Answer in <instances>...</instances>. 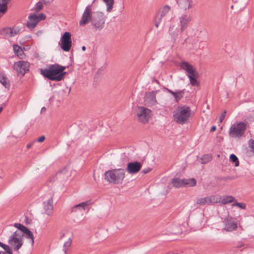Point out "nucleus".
I'll return each instance as SVG.
<instances>
[{
    "mask_svg": "<svg viewBox=\"0 0 254 254\" xmlns=\"http://www.w3.org/2000/svg\"><path fill=\"white\" fill-rule=\"evenodd\" d=\"M65 68V66L57 64H49L46 68H41L40 73L51 80L60 81L64 78L66 73L64 71Z\"/></svg>",
    "mask_w": 254,
    "mask_h": 254,
    "instance_id": "f257e3e1",
    "label": "nucleus"
},
{
    "mask_svg": "<svg viewBox=\"0 0 254 254\" xmlns=\"http://www.w3.org/2000/svg\"><path fill=\"white\" fill-rule=\"evenodd\" d=\"M191 111L189 106H179L174 112V120L178 124H184L191 116Z\"/></svg>",
    "mask_w": 254,
    "mask_h": 254,
    "instance_id": "f03ea898",
    "label": "nucleus"
},
{
    "mask_svg": "<svg viewBox=\"0 0 254 254\" xmlns=\"http://www.w3.org/2000/svg\"><path fill=\"white\" fill-rule=\"evenodd\" d=\"M104 177L105 179L110 183L120 184L125 177V171L123 169L109 170L105 172Z\"/></svg>",
    "mask_w": 254,
    "mask_h": 254,
    "instance_id": "7ed1b4c3",
    "label": "nucleus"
},
{
    "mask_svg": "<svg viewBox=\"0 0 254 254\" xmlns=\"http://www.w3.org/2000/svg\"><path fill=\"white\" fill-rule=\"evenodd\" d=\"M181 67L187 72L190 83L192 86H198L199 85V82L197 80L198 77V73L191 64L188 62L183 61L181 64Z\"/></svg>",
    "mask_w": 254,
    "mask_h": 254,
    "instance_id": "20e7f679",
    "label": "nucleus"
},
{
    "mask_svg": "<svg viewBox=\"0 0 254 254\" xmlns=\"http://www.w3.org/2000/svg\"><path fill=\"white\" fill-rule=\"evenodd\" d=\"M247 128V124L244 122L236 123L229 128V135L231 138H239L243 136Z\"/></svg>",
    "mask_w": 254,
    "mask_h": 254,
    "instance_id": "39448f33",
    "label": "nucleus"
},
{
    "mask_svg": "<svg viewBox=\"0 0 254 254\" xmlns=\"http://www.w3.org/2000/svg\"><path fill=\"white\" fill-rule=\"evenodd\" d=\"M134 114L139 122L145 124L149 122L151 116L152 111L146 107L137 106L134 109Z\"/></svg>",
    "mask_w": 254,
    "mask_h": 254,
    "instance_id": "423d86ee",
    "label": "nucleus"
},
{
    "mask_svg": "<svg viewBox=\"0 0 254 254\" xmlns=\"http://www.w3.org/2000/svg\"><path fill=\"white\" fill-rule=\"evenodd\" d=\"M23 235L19 231H15L9 237L8 241V244L14 251H17L23 245Z\"/></svg>",
    "mask_w": 254,
    "mask_h": 254,
    "instance_id": "0eeeda50",
    "label": "nucleus"
},
{
    "mask_svg": "<svg viewBox=\"0 0 254 254\" xmlns=\"http://www.w3.org/2000/svg\"><path fill=\"white\" fill-rule=\"evenodd\" d=\"M106 16L101 12H95L91 21L92 25L96 30H101L105 26Z\"/></svg>",
    "mask_w": 254,
    "mask_h": 254,
    "instance_id": "6e6552de",
    "label": "nucleus"
},
{
    "mask_svg": "<svg viewBox=\"0 0 254 254\" xmlns=\"http://www.w3.org/2000/svg\"><path fill=\"white\" fill-rule=\"evenodd\" d=\"M45 18L46 16L43 13H40L39 15L35 13L31 14L28 16V21L26 25L29 29H32L36 27L38 23Z\"/></svg>",
    "mask_w": 254,
    "mask_h": 254,
    "instance_id": "1a4fd4ad",
    "label": "nucleus"
},
{
    "mask_svg": "<svg viewBox=\"0 0 254 254\" xmlns=\"http://www.w3.org/2000/svg\"><path fill=\"white\" fill-rule=\"evenodd\" d=\"M30 63L24 61H19L15 62L13 64V68L17 73L18 75L21 74L24 76L29 71Z\"/></svg>",
    "mask_w": 254,
    "mask_h": 254,
    "instance_id": "9d476101",
    "label": "nucleus"
},
{
    "mask_svg": "<svg viewBox=\"0 0 254 254\" xmlns=\"http://www.w3.org/2000/svg\"><path fill=\"white\" fill-rule=\"evenodd\" d=\"M71 37V35L69 32H65L61 37V48L65 52L69 51L71 48L72 45Z\"/></svg>",
    "mask_w": 254,
    "mask_h": 254,
    "instance_id": "9b49d317",
    "label": "nucleus"
},
{
    "mask_svg": "<svg viewBox=\"0 0 254 254\" xmlns=\"http://www.w3.org/2000/svg\"><path fill=\"white\" fill-rule=\"evenodd\" d=\"M92 17L91 7L90 5H88L86 7L83 13L81 19L79 21V25L80 26H84L89 22L92 21Z\"/></svg>",
    "mask_w": 254,
    "mask_h": 254,
    "instance_id": "f8f14e48",
    "label": "nucleus"
},
{
    "mask_svg": "<svg viewBox=\"0 0 254 254\" xmlns=\"http://www.w3.org/2000/svg\"><path fill=\"white\" fill-rule=\"evenodd\" d=\"M170 10V7L166 5L159 10L154 18L155 25L157 28L158 27L163 17L167 14Z\"/></svg>",
    "mask_w": 254,
    "mask_h": 254,
    "instance_id": "ddd939ff",
    "label": "nucleus"
},
{
    "mask_svg": "<svg viewBox=\"0 0 254 254\" xmlns=\"http://www.w3.org/2000/svg\"><path fill=\"white\" fill-rule=\"evenodd\" d=\"M142 164L138 161L129 162L127 164L126 171L130 174L138 173L141 169Z\"/></svg>",
    "mask_w": 254,
    "mask_h": 254,
    "instance_id": "4468645a",
    "label": "nucleus"
},
{
    "mask_svg": "<svg viewBox=\"0 0 254 254\" xmlns=\"http://www.w3.org/2000/svg\"><path fill=\"white\" fill-rule=\"evenodd\" d=\"M43 207L44 213L48 215H51L52 214L54 208L53 195H51L47 201L43 202Z\"/></svg>",
    "mask_w": 254,
    "mask_h": 254,
    "instance_id": "2eb2a0df",
    "label": "nucleus"
},
{
    "mask_svg": "<svg viewBox=\"0 0 254 254\" xmlns=\"http://www.w3.org/2000/svg\"><path fill=\"white\" fill-rule=\"evenodd\" d=\"M92 204L90 200H87L79 204H76L73 206L71 208L72 212H76L78 210L82 211L85 210L86 209H89V206Z\"/></svg>",
    "mask_w": 254,
    "mask_h": 254,
    "instance_id": "dca6fc26",
    "label": "nucleus"
},
{
    "mask_svg": "<svg viewBox=\"0 0 254 254\" xmlns=\"http://www.w3.org/2000/svg\"><path fill=\"white\" fill-rule=\"evenodd\" d=\"M180 20V31L183 32L188 26L189 23L190 21L191 18L188 14H183L179 18Z\"/></svg>",
    "mask_w": 254,
    "mask_h": 254,
    "instance_id": "f3484780",
    "label": "nucleus"
},
{
    "mask_svg": "<svg viewBox=\"0 0 254 254\" xmlns=\"http://www.w3.org/2000/svg\"><path fill=\"white\" fill-rule=\"evenodd\" d=\"M225 228L224 229L227 231H232L237 228V223L236 222L232 220V217H228L225 219Z\"/></svg>",
    "mask_w": 254,
    "mask_h": 254,
    "instance_id": "a211bd4d",
    "label": "nucleus"
},
{
    "mask_svg": "<svg viewBox=\"0 0 254 254\" xmlns=\"http://www.w3.org/2000/svg\"><path fill=\"white\" fill-rule=\"evenodd\" d=\"M169 32L174 43H176L177 39L181 38V36H179V35L182 33L181 31H180L178 28L174 25L170 27Z\"/></svg>",
    "mask_w": 254,
    "mask_h": 254,
    "instance_id": "6ab92c4d",
    "label": "nucleus"
},
{
    "mask_svg": "<svg viewBox=\"0 0 254 254\" xmlns=\"http://www.w3.org/2000/svg\"><path fill=\"white\" fill-rule=\"evenodd\" d=\"M145 102L148 105H154L156 104L155 92L151 91L146 94L145 96Z\"/></svg>",
    "mask_w": 254,
    "mask_h": 254,
    "instance_id": "aec40b11",
    "label": "nucleus"
},
{
    "mask_svg": "<svg viewBox=\"0 0 254 254\" xmlns=\"http://www.w3.org/2000/svg\"><path fill=\"white\" fill-rule=\"evenodd\" d=\"M177 2L181 8L185 10L189 9L190 5V0H178Z\"/></svg>",
    "mask_w": 254,
    "mask_h": 254,
    "instance_id": "412c9836",
    "label": "nucleus"
},
{
    "mask_svg": "<svg viewBox=\"0 0 254 254\" xmlns=\"http://www.w3.org/2000/svg\"><path fill=\"white\" fill-rule=\"evenodd\" d=\"M0 82L6 88L10 87L9 81L3 73H0Z\"/></svg>",
    "mask_w": 254,
    "mask_h": 254,
    "instance_id": "4be33fe9",
    "label": "nucleus"
},
{
    "mask_svg": "<svg viewBox=\"0 0 254 254\" xmlns=\"http://www.w3.org/2000/svg\"><path fill=\"white\" fill-rule=\"evenodd\" d=\"M13 49L15 54L18 57H19L20 58H22V57L24 56V53L23 51L21 48V47L19 46L18 45L14 44L13 45Z\"/></svg>",
    "mask_w": 254,
    "mask_h": 254,
    "instance_id": "5701e85b",
    "label": "nucleus"
},
{
    "mask_svg": "<svg viewBox=\"0 0 254 254\" xmlns=\"http://www.w3.org/2000/svg\"><path fill=\"white\" fill-rule=\"evenodd\" d=\"M23 235H25V237L31 240V244L33 245L34 242V236L32 232L27 227L25 229L24 231L22 232Z\"/></svg>",
    "mask_w": 254,
    "mask_h": 254,
    "instance_id": "b1692460",
    "label": "nucleus"
},
{
    "mask_svg": "<svg viewBox=\"0 0 254 254\" xmlns=\"http://www.w3.org/2000/svg\"><path fill=\"white\" fill-rule=\"evenodd\" d=\"M235 201H236V199L234 197L231 195H226L221 200L220 202L223 204H226L231 202L234 203Z\"/></svg>",
    "mask_w": 254,
    "mask_h": 254,
    "instance_id": "393cba45",
    "label": "nucleus"
},
{
    "mask_svg": "<svg viewBox=\"0 0 254 254\" xmlns=\"http://www.w3.org/2000/svg\"><path fill=\"white\" fill-rule=\"evenodd\" d=\"M183 186H194L196 185V181L195 179L191 178L188 179H183Z\"/></svg>",
    "mask_w": 254,
    "mask_h": 254,
    "instance_id": "a878e982",
    "label": "nucleus"
},
{
    "mask_svg": "<svg viewBox=\"0 0 254 254\" xmlns=\"http://www.w3.org/2000/svg\"><path fill=\"white\" fill-rule=\"evenodd\" d=\"M172 184L173 186L176 188H179L183 186V179L179 178H174L172 180Z\"/></svg>",
    "mask_w": 254,
    "mask_h": 254,
    "instance_id": "bb28decb",
    "label": "nucleus"
},
{
    "mask_svg": "<svg viewBox=\"0 0 254 254\" xmlns=\"http://www.w3.org/2000/svg\"><path fill=\"white\" fill-rule=\"evenodd\" d=\"M210 204L215 203H220L221 200V196L218 195H210L208 196Z\"/></svg>",
    "mask_w": 254,
    "mask_h": 254,
    "instance_id": "cd10ccee",
    "label": "nucleus"
},
{
    "mask_svg": "<svg viewBox=\"0 0 254 254\" xmlns=\"http://www.w3.org/2000/svg\"><path fill=\"white\" fill-rule=\"evenodd\" d=\"M196 203L199 205H210L208 196L197 199Z\"/></svg>",
    "mask_w": 254,
    "mask_h": 254,
    "instance_id": "c85d7f7f",
    "label": "nucleus"
},
{
    "mask_svg": "<svg viewBox=\"0 0 254 254\" xmlns=\"http://www.w3.org/2000/svg\"><path fill=\"white\" fill-rule=\"evenodd\" d=\"M4 31L9 37H13L17 34V31L14 28H7Z\"/></svg>",
    "mask_w": 254,
    "mask_h": 254,
    "instance_id": "c756f323",
    "label": "nucleus"
},
{
    "mask_svg": "<svg viewBox=\"0 0 254 254\" xmlns=\"http://www.w3.org/2000/svg\"><path fill=\"white\" fill-rule=\"evenodd\" d=\"M107 6V11L110 12L113 9L114 0H103Z\"/></svg>",
    "mask_w": 254,
    "mask_h": 254,
    "instance_id": "7c9ffc66",
    "label": "nucleus"
},
{
    "mask_svg": "<svg viewBox=\"0 0 254 254\" xmlns=\"http://www.w3.org/2000/svg\"><path fill=\"white\" fill-rule=\"evenodd\" d=\"M185 89L177 91V95L175 97V101L178 102L184 96Z\"/></svg>",
    "mask_w": 254,
    "mask_h": 254,
    "instance_id": "2f4dec72",
    "label": "nucleus"
},
{
    "mask_svg": "<svg viewBox=\"0 0 254 254\" xmlns=\"http://www.w3.org/2000/svg\"><path fill=\"white\" fill-rule=\"evenodd\" d=\"M212 159V156L210 154H205L202 156L201 158V163L202 164H206L209 162Z\"/></svg>",
    "mask_w": 254,
    "mask_h": 254,
    "instance_id": "473e14b6",
    "label": "nucleus"
},
{
    "mask_svg": "<svg viewBox=\"0 0 254 254\" xmlns=\"http://www.w3.org/2000/svg\"><path fill=\"white\" fill-rule=\"evenodd\" d=\"M230 161L233 163H235V166L238 167L239 165V161L238 157L233 154L230 156Z\"/></svg>",
    "mask_w": 254,
    "mask_h": 254,
    "instance_id": "72a5a7b5",
    "label": "nucleus"
},
{
    "mask_svg": "<svg viewBox=\"0 0 254 254\" xmlns=\"http://www.w3.org/2000/svg\"><path fill=\"white\" fill-rule=\"evenodd\" d=\"M43 7V3L41 1H39L35 4L34 7L32 10H34L36 12H39L42 10Z\"/></svg>",
    "mask_w": 254,
    "mask_h": 254,
    "instance_id": "f704fd0d",
    "label": "nucleus"
},
{
    "mask_svg": "<svg viewBox=\"0 0 254 254\" xmlns=\"http://www.w3.org/2000/svg\"><path fill=\"white\" fill-rule=\"evenodd\" d=\"M232 206L233 207L235 206H238V207L242 209H246V204L245 203H240V202H237V200H236V201H235L234 203H233L232 204Z\"/></svg>",
    "mask_w": 254,
    "mask_h": 254,
    "instance_id": "c9c22d12",
    "label": "nucleus"
},
{
    "mask_svg": "<svg viewBox=\"0 0 254 254\" xmlns=\"http://www.w3.org/2000/svg\"><path fill=\"white\" fill-rule=\"evenodd\" d=\"M14 226L18 229V231L21 232L22 233L26 228V227L24 226L20 223H15L14 224Z\"/></svg>",
    "mask_w": 254,
    "mask_h": 254,
    "instance_id": "e433bc0d",
    "label": "nucleus"
},
{
    "mask_svg": "<svg viewBox=\"0 0 254 254\" xmlns=\"http://www.w3.org/2000/svg\"><path fill=\"white\" fill-rule=\"evenodd\" d=\"M5 252H3L5 254H12V252L9 246L5 245L2 248Z\"/></svg>",
    "mask_w": 254,
    "mask_h": 254,
    "instance_id": "4c0bfd02",
    "label": "nucleus"
},
{
    "mask_svg": "<svg viewBox=\"0 0 254 254\" xmlns=\"http://www.w3.org/2000/svg\"><path fill=\"white\" fill-rule=\"evenodd\" d=\"M72 239L71 238H69L67 241L64 242L63 247L68 249L70 247Z\"/></svg>",
    "mask_w": 254,
    "mask_h": 254,
    "instance_id": "58836bf2",
    "label": "nucleus"
},
{
    "mask_svg": "<svg viewBox=\"0 0 254 254\" xmlns=\"http://www.w3.org/2000/svg\"><path fill=\"white\" fill-rule=\"evenodd\" d=\"M226 114V111H224L221 115L219 117V122L221 123L222 122L223 120L224 119L225 115Z\"/></svg>",
    "mask_w": 254,
    "mask_h": 254,
    "instance_id": "ea45409f",
    "label": "nucleus"
},
{
    "mask_svg": "<svg viewBox=\"0 0 254 254\" xmlns=\"http://www.w3.org/2000/svg\"><path fill=\"white\" fill-rule=\"evenodd\" d=\"M151 170L152 169L150 168H147L143 169L141 171V173H142L143 174H146L148 173L149 172H150L151 171Z\"/></svg>",
    "mask_w": 254,
    "mask_h": 254,
    "instance_id": "a19ab883",
    "label": "nucleus"
},
{
    "mask_svg": "<svg viewBox=\"0 0 254 254\" xmlns=\"http://www.w3.org/2000/svg\"><path fill=\"white\" fill-rule=\"evenodd\" d=\"M249 142L253 151L254 152V140L251 139L249 140Z\"/></svg>",
    "mask_w": 254,
    "mask_h": 254,
    "instance_id": "79ce46f5",
    "label": "nucleus"
},
{
    "mask_svg": "<svg viewBox=\"0 0 254 254\" xmlns=\"http://www.w3.org/2000/svg\"><path fill=\"white\" fill-rule=\"evenodd\" d=\"M45 136L42 135V136H40V137H39L37 141L39 142H42L44 141L45 140Z\"/></svg>",
    "mask_w": 254,
    "mask_h": 254,
    "instance_id": "37998d69",
    "label": "nucleus"
},
{
    "mask_svg": "<svg viewBox=\"0 0 254 254\" xmlns=\"http://www.w3.org/2000/svg\"><path fill=\"white\" fill-rule=\"evenodd\" d=\"M216 129V127L215 126H212L210 129V132H213L214 131H215Z\"/></svg>",
    "mask_w": 254,
    "mask_h": 254,
    "instance_id": "c03bdc74",
    "label": "nucleus"
},
{
    "mask_svg": "<svg viewBox=\"0 0 254 254\" xmlns=\"http://www.w3.org/2000/svg\"><path fill=\"white\" fill-rule=\"evenodd\" d=\"M32 145H33V143H29L27 145V148L28 149H29L32 147Z\"/></svg>",
    "mask_w": 254,
    "mask_h": 254,
    "instance_id": "a18cd8bd",
    "label": "nucleus"
},
{
    "mask_svg": "<svg viewBox=\"0 0 254 254\" xmlns=\"http://www.w3.org/2000/svg\"><path fill=\"white\" fill-rule=\"evenodd\" d=\"M67 248L63 247V251L64 252V254H67Z\"/></svg>",
    "mask_w": 254,
    "mask_h": 254,
    "instance_id": "49530a36",
    "label": "nucleus"
},
{
    "mask_svg": "<svg viewBox=\"0 0 254 254\" xmlns=\"http://www.w3.org/2000/svg\"><path fill=\"white\" fill-rule=\"evenodd\" d=\"M166 91H167L168 93H170V94H172L173 93V92H174V91H173L172 90H170V89H168V88H166Z\"/></svg>",
    "mask_w": 254,
    "mask_h": 254,
    "instance_id": "de8ad7c7",
    "label": "nucleus"
},
{
    "mask_svg": "<svg viewBox=\"0 0 254 254\" xmlns=\"http://www.w3.org/2000/svg\"><path fill=\"white\" fill-rule=\"evenodd\" d=\"M46 110V109L45 107H42L41 110V113L45 112Z\"/></svg>",
    "mask_w": 254,
    "mask_h": 254,
    "instance_id": "09e8293b",
    "label": "nucleus"
},
{
    "mask_svg": "<svg viewBox=\"0 0 254 254\" xmlns=\"http://www.w3.org/2000/svg\"><path fill=\"white\" fill-rule=\"evenodd\" d=\"M177 91H176V92H173V93L172 94V95L174 96V97L175 98V97L176 96V95H177Z\"/></svg>",
    "mask_w": 254,
    "mask_h": 254,
    "instance_id": "8fccbe9b",
    "label": "nucleus"
},
{
    "mask_svg": "<svg viewBox=\"0 0 254 254\" xmlns=\"http://www.w3.org/2000/svg\"><path fill=\"white\" fill-rule=\"evenodd\" d=\"M177 91H176V92H173V93L172 94V95L174 96V97L175 98V97L176 96V95H177Z\"/></svg>",
    "mask_w": 254,
    "mask_h": 254,
    "instance_id": "3c124183",
    "label": "nucleus"
},
{
    "mask_svg": "<svg viewBox=\"0 0 254 254\" xmlns=\"http://www.w3.org/2000/svg\"><path fill=\"white\" fill-rule=\"evenodd\" d=\"M4 245L5 244L0 242V247H1V248H3Z\"/></svg>",
    "mask_w": 254,
    "mask_h": 254,
    "instance_id": "603ef678",
    "label": "nucleus"
},
{
    "mask_svg": "<svg viewBox=\"0 0 254 254\" xmlns=\"http://www.w3.org/2000/svg\"><path fill=\"white\" fill-rule=\"evenodd\" d=\"M3 108L2 106H0V114L2 112Z\"/></svg>",
    "mask_w": 254,
    "mask_h": 254,
    "instance_id": "864d4df0",
    "label": "nucleus"
},
{
    "mask_svg": "<svg viewBox=\"0 0 254 254\" xmlns=\"http://www.w3.org/2000/svg\"><path fill=\"white\" fill-rule=\"evenodd\" d=\"M82 51H84L86 50L85 46H82Z\"/></svg>",
    "mask_w": 254,
    "mask_h": 254,
    "instance_id": "5fc2aeb1",
    "label": "nucleus"
},
{
    "mask_svg": "<svg viewBox=\"0 0 254 254\" xmlns=\"http://www.w3.org/2000/svg\"><path fill=\"white\" fill-rule=\"evenodd\" d=\"M124 9V6L123 5L122 8H121V11H122Z\"/></svg>",
    "mask_w": 254,
    "mask_h": 254,
    "instance_id": "6e6d98bb",
    "label": "nucleus"
},
{
    "mask_svg": "<svg viewBox=\"0 0 254 254\" xmlns=\"http://www.w3.org/2000/svg\"><path fill=\"white\" fill-rule=\"evenodd\" d=\"M154 81H155V82L159 83V81L157 80L154 79Z\"/></svg>",
    "mask_w": 254,
    "mask_h": 254,
    "instance_id": "4d7b16f0",
    "label": "nucleus"
},
{
    "mask_svg": "<svg viewBox=\"0 0 254 254\" xmlns=\"http://www.w3.org/2000/svg\"><path fill=\"white\" fill-rule=\"evenodd\" d=\"M187 38H186L185 40H184V43L186 42H187Z\"/></svg>",
    "mask_w": 254,
    "mask_h": 254,
    "instance_id": "13d9d810",
    "label": "nucleus"
},
{
    "mask_svg": "<svg viewBox=\"0 0 254 254\" xmlns=\"http://www.w3.org/2000/svg\"><path fill=\"white\" fill-rule=\"evenodd\" d=\"M95 0H94L93 1L92 3H94V2H95Z\"/></svg>",
    "mask_w": 254,
    "mask_h": 254,
    "instance_id": "bf43d9fd",
    "label": "nucleus"
},
{
    "mask_svg": "<svg viewBox=\"0 0 254 254\" xmlns=\"http://www.w3.org/2000/svg\"><path fill=\"white\" fill-rule=\"evenodd\" d=\"M226 179H227L226 178L223 179L224 180H226Z\"/></svg>",
    "mask_w": 254,
    "mask_h": 254,
    "instance_id": "052dcab7",
    "label": "nucleus"
}]
</instances>
